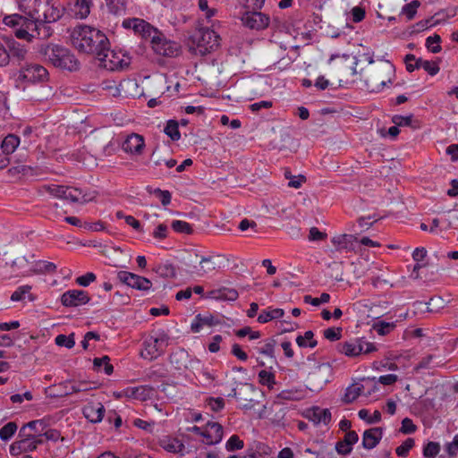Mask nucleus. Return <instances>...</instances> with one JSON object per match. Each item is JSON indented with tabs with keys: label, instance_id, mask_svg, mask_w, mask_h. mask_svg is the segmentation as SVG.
<instances>
[{
	"label": "nucleus",
	"instance_id": "30",
	"mask_svg": "<svg viewBox=\"0 0 458 458\" xmlns=\"http://www.w3.org/2000/svg\"><path fill=\"white\" fill-rule=\"evenodd\" d=\"M10 58L13 57L18 61H24L28 55V48L17 42L15 40H11L8 42V49H7Z\"/></svg>",
	"mask_w": 458,
	"mask_h": 458
},
{
	"label": "nucleus",
	"instance_id": "36",
	"mask_svg": "<svg viewBox=\"0 0 458 458\" xmlns=\"http://www.w3.org/2000/svg\"><path fill=\"white\" fill-rule=\"evenodd\" d=\"M296 343L302 348H314L318 344L317 340L314 339V334L310 330L306 331L303 335L297 336Z\"/></svg>",
	"mask_w": 458,
	"mask_h": 458
},
{
	"label": "nucleus",
	"instance_id": "41",
	"mask_svg": "<svg viewBox=\"0 0 458 458\" xmlns=\"http://www.w3.org/2000/svg\"><path fill=\"white\" fill-rule=\"evenodd\" d=\"M305 395V393L301 389L293 388V389H286L283 390L279 394L278 397L284 400L288 401H298L301 400Z\"/></svg>",
	"mask_w": 458,
	"mask_h": 458
},
{
	"label": "nucleus",
	"instance_id": "6",
	"mask_svg": "<svg viewBox=\"0 0 458 458\" xmlns=\"http://www.w3.org/2000/svg\"><path fill=\"white\" fill-rule=\"evenodd\" d=\"M42 190L55 198L67 199L71 202L86 203L95 198L94 195L83 192L81 189L64 185H44Z\"/></svg>",
	"mask_w": 458,
	"mask_h": 458
},
{
	"label": "nucleus",
	"instance_id": "57",
	"mask_svg": "<svg viewBox=\"0 0 458 458\" xmlns=\"http://www.w3.org/2000/svg\"><path fill=\"white\" fill-rule=\"evenodd\" d=\"M235 335L241 338L248 335L250 340L258 339L260 337V333L259 331H252L250 327H245L237 330Z\"/></svg>",
	"mask_w": 458,
	"mask_h": 458
},
{
	"label": "nucleus",
	"instance_id": "37",
	"mask_svg": "<svg viewBox=\"0 0 458 458\" xmlns=\"http://www.w3.org/2000/svg\"><path fill=\"white\" fill-rule=\"evenodd\" d=\"M417 68H423L429 75L434 76L438 73L440 68L437 63L433 61L422 60L419 58L415 61Z\"/></svg>",
	"mask_w": 458,
	"mask_h": 458
},
{
	"label": "nucleus",
	"instance_id": "49",
	"mask_svg": "<svg viewBox=\"0 0 458 458\" xmlns=\"http://www.w3.org/2000/svg\"><path fill=\"white\" fill-rule=\"evenodd\" d=\"M393 122L395 123V125L391 126L387 130H386L384 128L380 130V132H381L382 136L389 137L390 139H395L397 137V135L400 132L398 127L401 125V117L397 116V115L394 116L393 118Z\"/></svg>",
	"mask_w": 458,
	"mask_h": 458
},
{
	"label": "nucleus",
	"instance_id": "18",
	"mask_svg": "<svg viewBox=\"0 0 458 458\" xmlns=\"http://www.w3.org/2000/svg\"><path fill=\"white\" fill-rule=\"evenodd\" d=\"M90 298L87 292L83 290H69L61 296V302L65 307H77L86 304Z\"/></svg>",
	"mask_w": 458,
	"mask_h": 458
},
{
	"label": "nucleus",
	"instance_id": "7",
	"mask_svg": "<svg viewBox=\"0 0 458 458\" xmlns=\"http://www.w3.org/2000/svg\"><path fill=\"white\" fill-rule=\"evenodd\" d=\"M366 83L371 90L380 89L391 81L393 66L389 62L380 61L367 70Z\"/></svg>",
	"mask_w": 458,
	"mask_h": 458
},
{
	"label": "nucleus",
	"instance_id": "27",
	"mask_svg": "<svg viewBox=\"0 0 458 458\" xmlns=\"http://www.w3.org/2000/svg\"><path fill=\"white\" fill-rule=\"evenodd\" d=\"M309 418L315 424L327 425L331 420V412L328 409L314 407L309 411Z\"/></svg>",
	"mask_w": 458,
	"mask_h": 458
},
{
	"label": "nucleus",
	"instance_id": "23",
	"mask_svg": "<svg viewBox=\"0 0 458 458\" xmlns=\"http://www.w3.org/2000/svg\"><path fill=\"white\" fill-rule=\"evenodd\" d=\"M158 445L165 451L171 454H183V450L185 448L183 443L177 437H173L171 436H163L158 440Z\"/></svg>",
	"mask_w": 458,
	"mask_h": 458
},
{
	"label": "nucleus",
	"instance_id": "45",
	"mask_svg": "<svg viewBox=\"0 0 458 458\" xmlns=\"http://www.w3.org/2000/svg\"><path fill=\"white\" fill-rule=\"evenodd\" d=\"M18 426L15 422L10 421L0 428V439L3 441L9 440L17 431Z\"/></svg>",
	"mask_w": 458,
	"mask_h": 458
},
{
	"label": "nucleus",
	"instance_id": "5",
	"mask_svg": "<svg viewBox=\"0 0 458 458\" xmlns=\"http://www.w3.org/2000/svg\"><path fill=\"white\" fill-rule=\"evenodd\" d=\"M191 49L199 55L216 50L220 45L219 35L209 29H199L191 38Z\"/></svg>",
	"mask_w": 458,
	"mask_h": 458
},
{
	"label": "nucleus",
	"instance_id": "35",
	"mask_svg": "<svg viewBox=\"0 0 458 458\" xmlns=\"http://www.w3.org/2000/svg\"><path fill=\"white\" fill-rule=\"evenodd\" d=\"M355 240H356V238L351 234H342V235L335 236L332 239V243L338 250H348L351 248L353 241H355Z\"/></svg>",
	"mask_w": 458,
	"mask_h": 458
},
{
	"label": "nucleus",
	"instance_id": "26",
	"mask_svg": "<svg viewBox=\"0 0 458 458\" xmlns=\"http://www.w3.org/2000/svg\"><path fill=\"white\" fill-rule=\"evenodd\" d=\"M91 6L92 0H74L71 13L74 18L83 20L89 16Z\"/></svg>",
	"mask_w": 458,
	"mask_h": 458
},
{
	"label": "nucleus",
	"instance_id": "63",
	"mask_svg": "<svg viewBox=\"0 0 458 458\" xmlns=\"http://www.w3.org/2000/svg\"><path fill=\"white\" fill-rule=\"evenodd\" d=\"M241 2L246 9L254 11L261 9L265 0H241Z\"/></svg>",
	"mask_w": 458,
	"mask_h": 458
},
{
	"label": "nucleus",
	"instance_id": "9",
	"mask_svg": "<svg viewBox=\"0 0 458 458\" xmlns=\"http://www.w3.org/2000/svg\"><path fill=\"white\" fill-rule=\"evenodd\" d=\"M198 264L190 265V272L203 277L225 267V259L220 255L199 256L195 254Z\"/></svg>",
	"mask_w": 458,
	"mask_h": 458
},
{
	"label": "nucleus",
	"instance_id": "51",
	"mask_svg": "<svg viewBox=\"0 0 458 458\" xmlns=\"http://www.w3.org/2000/svg\"><path fill=\"white\" fill-rule=\"evenodd\" d=\"M426 304L428 312H437L445 307V301L440 296H433Z\"/></svg>",
	"mask_w": 458,
	"mask_h": 458
},
{
	"label": "nucleus",
	"instance_id": "48",
	"mask_svg": "<svg viewBox=\"0 0 458 458\" xmlns=\"http://www.w3.org/2000/svg\"><path fill=\"white\" fill-rule=\"evenodd\" d=\"M154 271L163 277H173L175 276V268L170 263H161L158 264L155 268Z\"/></svg>",
	"mask_w": 458,
	"mask_h": 458
},
{
	"label": "nucleus",
	"instance_id": "24",
	"mask_svg": "<svg viewBox=\"0 0 458 458\" xmlns=\"http://www.w3.org/2000/svg\"><path fill=\"white\" fill-rule=\"evenodd\" d=\"M123 26L126 29H131L142 37L150 36L153 29L149 23L139 18L126 19L123 21Z\"/></svg>",
	"mask_w": 458,
	"mask_h": 458
},
{
	"label": "nucleus",
	"instance_id": "32",
	"mask_svg": "<svg viewBox=\"0 0 458 458\" xmlns=\"http://www.w3.org/2000/svg\"><path fill=\"white\" fill-rule=\"evenodd\" d=\"M411 256L416 263L413 266L411 276L417 278L419 276L418 270L426 265L427 250L424 247H418L412 251Z\"/></svg>",
	"mask_w": 458,
	"mask_h": 458
},
{
	"label": "nucleus",
	"instance_id": "15",
	"mask_svg": "<svg viewBox=\"0 0 458 458\" xmlns=\"http://www.w3.org/2000/svg\"><path fill=\"white\" fill-rule=\"evenodd\" d=\"M242 24L255 30H265L270 23V18L267 14L258 10H246L241 16Z\"/></svg>",
	"mask_w": 458,
	"mask_h": 458
},
{
	"label": "nucleus",
	"instance_id": "47",
	"mask_svg": "<svg viewBox=\"0 0 458 458\" xmlns=\"http://www.w3.org/2000/svg\"><path fill=\"white\" fill-rule=\"evenodd\" d=\"M31 290V286L29 284H24L19 286L11 295V301H20L25 299V296L28 294L30 301L34 299L30 297V292Z\"/></svg>",
	"mask_w": 458,
	"mask_h": 458
},
{
	"label": "nucleus",
	"instance_id": "39",
	"mask_svg": "<svg viewBox=\"0 0 458 458\" xmlns=\"http://www.w3.org/2000/svg\"><path fill=\"white\" fill-rule=\"evenodd\" d=\"M423 330L421 328L407 327L403 332V340L411 341V344H417L423 336Z\"/></svg>",
	"mask_w": 458,
	"mask_h": 458
},
{
	"label": "nucleus",
	"instance_id": "19",
	"mask_svg": "<svg viewBox=\"0 0 458 458\" xmlns=\"http://www.w3.org/2000/svg\"><path fill=\"white\" fill-rule=\"evenodd\" d=\"M372 386L376 388V383L373 379H367L363 383L355 382L345 389L343 401L345 403H351L359 396L362 395V393H365L367 388Z\"/></svg>",
	"mask_w": 458,
	"mask_h": 458
},
{
	"label": "nucleus",
	"instance_id": "16",
	"mask_svg": "<svg viewBox=\"0 0 458 458\" xmlns=\"http://www.w3.org/2000/svg\"><path fill=\"white\" fill-rule=\"evenodd\" d=\"M117 279L120 283L138 291H148L152 286L149 279L128 271L117 272Z\"/></svg>",
	"mask_w": 458,
	"mask_h": 458
},
{
	"label": "nucleus",
	"instance_id": "53",
	"mask_svg": "<svg viewBox=\"0 0 458 458\" xmlns=\"http://www.w3.org/2000/svg\"><path fill=\"white\" fill-rule=\"evenodd\" d=\"M440 451V445L437 442H428L423 449V455L427 458H435Z\"/></svg>",
	"mask_w": 458,
	"mask_h": 458
},
{
	"label": "nucleus",
	"instance_id": "29",
	"mask_svg": "<svg viewBox=\"0 0 458 458\" xmlns=\"http://www.w3.org/2000/svg\"><path fill=\"white\" fill-rule=\"evenodd\" d=\"M64 394L70 395L72 394H77L81 392H87L90 390L91 384L87 381H74V380H69L64 382Z\"/></svg>",
	"mask_w": 458,
	"mask_h": 458
},
{
	"label": "nucleus",
	"instance_id": "13",
	"mask_svg": "<svg viewBox=\"0 0 458 458\" xmlns=\"http://www.w3.org/2000/svg\"><path fill=\"white\" fill-rule=\"evenodd\" d=\"M377 351L373 343L364 338H355L340 344V352L348 357H356L361 353H370Z\"/></svg>",
	"mask_w": 458,
	"mask_h": 458
},
{
	"label": "nucleus",
	"instance_id": "46",
	"mask_svg": "<svg viewBox=\"0 0 458 458\" xmlns=\"http://www.w3.org/2000/svg\"><path fill=\"white\" fill-rule=\"evenodd\" d=\"M440 43H441V37L437 34L429 36L426 39V47H427L428 50L434 54H437L442 50Z\"/></svg>",
	"mask_w": 458,
	"mask_h": 458
},
{
	"label": "nucleus",
	"instance_id": "40",
	"mask_svg": "<svg viewBox=\"0 0 458 458\" xmlns=\"http://www.w3.org/2000/svg\"><path fill=\"white\" fill-rule=\"evenodd\" d=\"M164 132L174 141L179 140L181 138L178 123L174 120H169L166 123Z\"/></svg>",
	"mask_w": 458,
	"mask_h": 458
},
{
	"label": "nucleus",
	"instance_id": "14",
	"mask_svg": "<svg viewBox=\"0 0 458 458\" xmlns=\"http://www.w3.org/2000/svg\"><path fill=\"white\" fill-rule=\"evenodd\" d=\"M154 389L148 386H127L120 391L114 392L116 399L125 398L128 400L146 401L151 399Z\"/></svg>",
	"mask_w": 458,
	"mask_h": 458
},
{
	"label": "nucleus",
	"instance_id": "61",
	"mask_svg": "<svg viewBox=\"0 0 458 458\" xmlns=\"http://www.w3.org/2000/svg\"><path fill=\"white\" fill-rule=\"evenodd\" d=\"M285 177L289 179L288 186L295 189L300 188L305 182L303 175L291 176L288 172L285 173Z\"/></svg>",
	"mask_w": 458,
	"mask_h": 458
},
{
	"label": "nucleus",
	"instance_id": "8",
	"mask_svg": "<svg viewBox=\"0 0 458 458\" xmlns=\"http://www.w3.org/2000/svg\"><path fill=\"white\" fill-rule=\"evenodd\" d=\"M100 65L109 71L123 70L131 64V57L123 49L109 50V46L101 55H97Z\"/></svg>",
	"mask_w": 458,
	"mask_h": 458
},
{
	"label": "nucleus",
	"instance_id": "11",
	"mask_svg": "<svg viewBox=\"0 0 458 458\" xmlns=\"http://www.w3.org/2000/svg\"><path fill=\"white\" fill-rule=\"evenodd\" d=\"M151 47L157 55L166 57H175L181 53L179 43L166 38L157 31H154L151 37Z\"/></svg>",
	"mask_w": 458,
	"mask_h": 458
},
{
	"label": "nucleus",
	"instance_id": "62",
	"mask_svg": "<svg viewBox=\"0 0 458 458\" xmlns=\"http://www.w3.org/2000/svg\"><path fill=\"white\" fill-rule=\"evenodd\" d=\"M351 20L353 22H360L365 17V10L361 8L360 6H354L351 12Z\"/></svg>",
	"mask_w": 458,
	"mask_h": 458
},
{
	"label": "nucleus",
	"instance_id": "38",
	"mask_svg": "<svg viewBox=\"0 0 458 458\" xmlns=\"http://www.w3.org/2000/svg\"><path fill=\"white\" fill-rule=\"evenodd\" d=\"M258 376L259 384L267 386L270 390L274 388L276 385V376L273 372L263 369L259 372Z\"/></svg>",
	"mask_w": 458,
	"mask_h": 458
},
{
	"label": "nucleus",
	"instance_id": "17",
	"mask_svg": "<svg viewBox=\"0 0 458 458\" xmlns=\"http://www.w3.org/2000/svg\"><path fill=\"white\" fill-rule=\"evenodd\" d=\"M165 346L166 341L164 337L149 336L144 341L140 355L143 359L152 360L161 355Z\"/></svg>",
	"mask_w": 458,
	"mask_h": 458
},
{
	"label": "nucleus",
	"instance_id": "56",
	"mask_svg": "<svg viewBox=\"0 0 458 458\" xmlns=\"http://www.w3.org/2000/svg\"><path fill=\"white\" fill-rule=\"evenodd\" d=\"M206 403L207 406L213 411H219L225 407V400L222 397H209Z\"/></svg>",
	"mask_w": 458,
	"mask_h": 458
},
{
	"label": "nucleus",
	"instance_id": "31",
	"mask_svg": "<svg viewBox=\"0 0 458 458\" xmlns=\"http://www.w3.org/2000/svg\"><path fill=\"white\" fill-rule=\"evenodd\" d=\"M208 296L216 300L233 301L238 298L239 294L235 289L224 287L211 291Z\"/></svg>",
	"mask_w": 458,
	"mask_h": 458
},
{
	"label": "nucleus",
	"instance_id": "28",
	"mask_svg": "<svg viewBox=\"0 0 458 458\" xmlns=\"http://www.w3.org/2000/svg\"><path fill=\"white\" fill-rule=\"evenodd\" d=\"M382 437V431L379 428H373L364 432L362 445L366 449L374 448Z\"/></svg>",
	"mask_w": 458,
	"mask_h": 458
},
{
	"label": "nucleus",
	"instance_id": "34",
	"mask_svg": "<svg viewBox=\"0 0 458 458\" xmlns=\"http://www.w3.org/2000/svg\"><path fill=\"white\" fill-rule=\"evenodd\" d=\"M20 144V138L14 134H8L2 141L1 148L5 155L15 151Z\"/></svg>",
	"mask_w": 458,
	"mask_h": 458
},
{
	"label": "nucleus",
	"instance_id": "52",
	"mask_svg": "<svg viewBox=\"0 0 458 458\" xmlns=\"http://www.w3.org/2000/svg\"><path fill=\"white\" fill-rule=\"evenodd\" d=\"M244 446L243 441L240 439L237 435H233L225 443V449L228 452H233L242 449Z\"/></svg>",
	"mask_w": 458,
	"mask_h": 458
},
{
	"label": "nucleus",
	"instance_id": "12",
	"mask_svg": "<svg viewBox=\"0 0 458 458\" xmlns=\"http://www.w3.org/2000/svg\"><path fill=\"white\" fill-rule=\"evenodd\" d=\"M42 444L41 440L33 437L32 435L19 430L18 437L11 444L9 452L12 456H19L35 451Z\"/></svg>",
	"mask_w": 458,
	"mask_h": 458
},
{
	"label": "nucleus",
	"instance_id": "54",
	"mask_svg": "<svg viewBox=\"0 0 458 458\" xmlns=\"http://www.w3.org/2000/svg\"><path fill=\"white\" fill-rule=\"evenodd\" d=\"M171 227L174 231L182 233H191L192 231L191 225L182 220H174L171 224Z\"/></svg>",
	"mask_w": 458,
	"mask_h": 458
},
{
	"label": "nucleus",
	"instance_id": "21",
	"mask_svg": "<svg viewBox=\"0 0 458 458\" xmlns=\"http://www.w3.org/2000/svg\"><path fill=\"white\" fill-rule=\"evenodd\" d=\"M144 148V138L137 133L128 135L123 143V151L131 155H140L143 152Z\"/></svg>",
	"mask_w": 458,
	"mask_h": 458
},
{
	"label": "nucleus",
	"instance_id": "22",
	"mask_svg": "<svg viewBox=\"0 0 458 458\" xmlns=\"http://www.w3.org/2000/svg\"><path fill=\"white\" fill-rule=\"evenodd\" d=\"M82 412L89 421L98 423L103 420L105 408L101 403H89L84 406Z\"/></svg>",
	"mask_w": 458,
	"mask_h": 458
},
{
	"label": "nucleus",
	"instance_id": "55",
	"mask_svg": "<svg viewBox=\"0 0 458 458\" xmlns=\"http://www.w3.org/2000/svg\"><path fill=\"white\" fill-rule=\"evenodd\" d=\"M55 342L59 346H65L68 349H71L74 346L75 341L73 338V335H58Z\"/></svg>",
	"mask_w": 458,
	"mask_h": 458
},
{
	"label": "nucleus",
	"instance_id": "3",
	"mask_svg": "<svg viewBox=\"0 0 458 458\" xmlns=\"http://www.w3.org/2000/svg\"><path fill=\"white\" fill-rule=\"evenodd\" d=\"M3 23L13 29L16 38L31 42L36 38H41L39 25L35 21L29 20L26 16L18 13L4 15Z\"/></svg>",
	"mask_w": 458,
	"mask_h": 458
},
{
	"label": "nucleus",
	"instance_id": "10",
	"mask_svg": "<svg viewBox=\"0 0 458 458\" xmlns=\"http://www.w3.org/2000/svg\"><path fill=\"white\" fill-rule=\"evenodd\" d=\"M47 70L39 64L30 63L21 66L18 72L17 81L23 84H38L48 81Z\"/></svg>",
	"mask_w": 458,
	"mask_h": 458
},
{
	"label": "nucleus",
	"instance_id": "20",
	"mask_svg": "<svg viewBox=\"0 0 458 458\" xmlns=\"http://www.w3.org/2000/svg\"><path fill=\"white\" fill-rule=\"evenodd\" d=\"M224 437V428L216 421L209 420L205 425L204 440L207 445L219 444Z\"/></svg>",
	"mask_w": 458,
	"mask_h": 458
},
{
	"label": "nucleus",
	"instance_id": "60",
	"mask_svg": "<svg viewBox=\"0 0 458 458\" xmlns=\"http://www.w3.org/2000/svg\"><path fill=\"white\" fill-rule=\"evenodd\" d=\"M327 234L319 231L317 227H311L310 229L308 239L310 242H318L327 239Z\"/></svg>",
	"mask_w": 458,
	"mask_h": 458
},
{
	"label": "nucleus",
	"instance_id": "43",
	"mask_svg": "<svg viewBox=\"0 0 458 458\" xmlns=\"http://www.w3.org/2000/svg\"><path fill=\"white\" fill-rule=\"evenodd\" d=\"M359 418L366 420L368 423H377L381 420V412L377 410L374 411L372 414H370L369 411L367 409H361L358 412Z\"/></svg>",
	"mask_w": 458,
	"mask_h": 458
},
{
	"label": "nucleus",
	"instance_id": "25",
	"mask_svg": "<svg viewBox=\"0 0 458 458\" xmlns=\"http://www.w3.org/2000/svg\"><path fill=\"white\" fill-rule=\"evenodd\" d=\"M47 428V424L43 420H36L24 424L20 431L29 435H32L33 437L41 440L44 443V431Z\"/></svg>",
	"mask_w": 458,
	"mask_h": 458
},
{
	"label": "nucleus",
	"instance_id": "50",
	"mask_svg": "<svg viewBox=\"0 0 458 458\" xmlns=\"http://www.w3.org/2000/svg\"><path fill=\"white\" fill-rule=\"evenodd\" d=\"M420 6V2L419 0H413L411 3L403 6V15H404L407 20H412L418 11V8Z\"/></svg>",
	"mask_w": 458,
	"mask_h": 458
},
{
	"label": "nucleus",
	"instance_id": "33",
	"mask_svg": "<svg viewBox=\"0 0 458 458\" xmlns=\"http://www.w3.org/2000/svg\"><path fill=\"white\" fill-rule=\"evenodd\" d=\"M284 314V311L283 309L268 307L259 313L257 320L260 324H265L273 319L282 318Z\"/></svg>",
	"mask_w": 458,
	"mask_h": 458
},
{
	"label": "nucleus",
	"instance_id": "59",
	"mask_svg": "<svg viewBox=\"0 0 458 458\" xmlns=\"http://www.w3.org/2000/svg\"><path fill=\"white\" fill-rule=\"evenodd\" d=\"M341 328L329 327L323 331V335L326 339L334 342L341 337Z\"/></svg>",
	"mask_w": 458,
	"mask_h": 458
},
{
	"label": "nucleus",
	"instance_id": "58",
	"mask_svg": "<svg viewBox=\"0 0 458 458\" xmlns=\"http://www.w3.org/2000/svg\"><path fill=\"white\" fill-rule=\"evenodd\" d=\"M109 11L114 13H118L124 9L123 0H105Z\"/></svg>",
	"mask_w": 458,
	"mask_h": 458
},
{
	"label": "nucleus",
	"instance_id": "64",
	"mask_svg": "<svg viewBox=\"0 0 458 458\" xmlns=\"http://www.w3.org/2000/svg\"><path fill=\"white\" fill-rule=\"evenodd\" d=\"M95 280H96L95 274L89 272L81 276H79L76 279V282L78 284H80L81 286H88L90 283L94 282Z\"/></svg>",
	"mask_w": 458,
	"mask_h": 458
},
{
	"label": "nucleus",
	"instance_id": "4",
	"mask_svg": "<svg viewBox=\"0 0 458 458\" xmlns=\"http://www.w3.org/2000/svg\"><path fill=\"white\" fill-rule=\"evenodd\" d=\"M41 53L55 67L70 72L79 69L80 63L75 55L66 47L49 44L41 49Z\"/></svg>",
	"mask_w": 458,
	"mask_h": 458
},
{
	"label": "nucleus",
	"instance_id": "2",
	"mask_svg": "<svg viewBox=\"0 0 458 458\" xmlns=\"http://www.w3.org/2000/svg\"><path fill=\"white\" fill-rule=\"evenodd\" d=\"M70 38L72 45L81 53L98 55L109 46L107 37L101 30L85 24L74 27Z\"/></svg>",
	"mask_w": 458,
	"mask_h": 458
},
{
	"label": "nucleus",
	"instance_id": "44",
	"mask_svg": "<svg viewBox=\"0 0 458 458\" xmlns=\"http://www.w3.org/2000/svg\"><path fill=\"white\" fill-rule=\"evenodd\" d=\"M109 361L110 359L108 356H103L102 358H95L93 364L97 370H100L103 367L104 372L106 375H111L113 373L114 368L113 365L109 363Z\"/></svg>",
	"mask_w": 458,
	"mask_h": 458
},
{
	"label": "nucleus",
	"instance_id": "1",
	"mask_svg": "<svg viewBox=\"0 0 458 458\" xmlns=\"http://www.w3.org/2000/svg\"><path fill=\"white\" fill-rule=\"evenodd\" d=\"M19 10L29 20L35 21L39 25L41 38H47L52 35L48 23L55 22L63 15V9L51 0H20Z\"/></svg>",
	"mask_w": 458,
	"mask_h": 458
},
{
	"label": "nucleus",
	"instance_id": "42",
	"mask_svg": "<svg viewBox=\"0 0 458 458\" xmlns=\"http://www.w3.org/2000/svg\"><path fill=\"white\" fill-rule=\"evenodd\" d=\"M276 342L273 339L266 340L262 345L257 347V352L266 357L274 358Z\"/></svg>",
	"mask_w": 458,
	"mask_h": 458
}]
</instances>
